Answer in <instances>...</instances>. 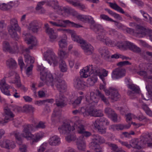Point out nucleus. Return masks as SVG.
I'll list each match as a JSON object with an SVG mask.
<instances>
[{
    "label": "nucleus",
    "instance_id": "f257e3e1",
    "mask_svg": "<svg viewBox=\"0 0 152 152\" xmlns=\"http://www.w3.org/2000/svg\"><path fill=\"white\" fill-rule=\"evenodd\" d=\"M38 69L40 71V79L45 81L46 85L53 87L55 85L60 92H64L66 88L65 82L59 78L61 77L60 72L54 73L56 76L54 80L52 74L49 72H46L45 67L41 66H38Z\"/></svg>",
    "mask_w": 152,
    "mask_h": 152
},
{
    "label": "nucleus",
    "instance_id": "f03ea898",
    "mask_svg": "<svg viewBox=\"0 0 152 152\" xmlns=\"http://www.w3.org/2000/svg\"><path fill=\"white\" fill-rule=\"evenodd\" d=\"M25 39L27 44H31V45L28 48H26L23 45H20L19 47L17 44L15 43V47L14 48V50L16 52L22 53L26 58V62H28L29 59H30V63H33L34 61V58L31 57L29 53L30 52V50L32 49L33 47L37 45V39L35 37L30 34H27Z\"/></svg>",
    "mask_w": 152,
    "mask_h": 152
},
{
    "label": "nucleus",
    "instance_id": "7ed1b4c3",
    "mask_svg": "<svg viewBox=\"0 0 152 152\" xmlns=\"http://www.w3.org/2000/svg\"><path fill=\"white\" fill-rule=\"evenodd\" d=\"M90 70V73L95 72L96 75H98L100 78L102 80L103 83H104V77L107 75L108 71L105 69L100 68L98 67L93 65H89L83 68L80 70V75L81 77L83 78H87L88 77L89 72L88 70Z\"/></svg>",
    "mask_w": 152,
    "mask_h": 152
},
{
    "label": "nucleus",
    "instance_id": "20e7f679",
    "mask_svg": "<svg viewBox=\"0 0 152 152\" xmlns=\"http://www.w3.org/2000/svg\"><path fill=\"white\" fill-rule=\"evenodd\" d=\"M23 127L22 133L21 135L28 140H32L31 142V145L38 142L44 136L45 134L42 132H39L34 134H32L30 132V131H32L33 129V125L32 124L24 125Z\"/></svg>",
    "mask_w": 152,
    "mask_h": 152
},
{
    "label": "nucleus",
    "instance_id": "39448f33",
    "mask_svg": "<svg viewBox=\"0 0 152 152\" xmlns=\"http://www.w3.org/2000/svg\"><path fill=\"white\" fill-rule=\"evenodd\" d=\"M10 24L8 27V29L9 33L10 36L16 40L19 39L16 33V31H20L21 28L18 24V21L17 19L12 18L10 19Z\"/></svg>",
    "mask_w": 152,
    "mask_h": 152
},
{
    "label": "nucleus",
    "instance_id": "423d86ee",
    "mask_svg": "<svg viewBox=\"0 0 152 152\" xmlns=\"http://www.w3.org/2000/svg\"><path fill=\"white\" fill-rule=\"evenodd\" d=\"M49 22L53 26L57 27H65L67 25L77 28L82 27L81 25L75 23L68 20L57 19L55 21H50Z\"/></svg>",
    "mask_w": 152,
    "mask_h": 152
},
{
    "label": "nucleus",
    "instance_id": "0eeeda50",
    "mask_svg": "<svg viewBox=\"0 0 152 152\" xmlns=\"http://www.w3.org/2000/svg\"><path fill=\"white\" fill-rule=\"evenodd\" d=\"M105 82L103 84H101L99 88L100 90H103L105 94L108 96L110 95L109 98L114 101H117L120 97V95L118 94V91L113 88H110L109 90L105 88Z\"/></svg>",
    "mask_w": 152,
    "mask_h": 152
},
{
    "label": "nucleus",
    "instance_id": "6e6552de",
    "mask_svg": "<svg viewBox=\"0 0 152 152\" xmlns=\"http://www.w3.org/2000/svg\"><path fill=\"white\" fill-rule=\"evenodd\" d=\"M44 59L47 61L51 65L53 63L54 66H56L58 64V57L51 49H48L44 55Z\"/></svg>",
    "mask_w": 152,
    "mask_h": 152
},
{
    "label": "nucleus",
    "instance_id": "1a4fd4ad",
    "mask_svg": "<svg viewBox=\"0 0 152 152\" xmlns=\"http://www.w3.org/2000/svg\"><path fill=\"white\" fill-rule=\"evenodd\" d=\"M74 121V120H72L70 123L65 122L61 126H59L58 130L60 133L61 134H67L71 131L74 130V127H73V122Z\"/></svg>",
    "mask_w": 152,
    "mask_h": 152
},
{
    "label": "nucleus",
    "instance_id": "9d476101",
    "mask_svg": "<svg viewBox=\"0 0 152 152\" xmlns=\"http://www.w3.org/2000/svg\"><path fill=\"white\" fill-rule=\"evenodd\" d=\"M72 112L75 114H84L85 113H88V114H101L102 113V111L101 110H97L93 107H90L87 109L82 107L78 110H76L73 111Z\"/></svg>",
    "mask_w": 152,
    "mask_h": 152
},
{
    "label": "nucleus",
    "instance_id": "9b49d317",
    "mask_svg": "<svg viewBox=\"0 0 152 152\" xmlns=\"http://www.w3.org/2000/svg\"><path fill=\"white\" fill-rule=\"evenodd\" d=\"M87 21L91 24V28L95 32L99 31L101 32H105V31L101 25L95 23V21L93 18L91 16L87 15L86 21Z\"/></svg>",
    "mask_w": 152,
    "mask_h": 152
},
{
    "label": "nucleus",
    "instance_id": "f8f14e48",
    "mask_svg": "<svg viewBox=\"0 0 152 152\" xmlns=\"http://www.w3.org/2000/svg\"><path fill=\"white\" fill-rule=\"evenodd\" d=\"M42 23L36 20H34L31 22L28 26V30L34 33H37L41 28Z\"/></svg>",
    "mask_w": 152,
    "mask_h": 152
},
{
    "label": "nucleus",
    "instance_id": "ddd939ff",
    "mask_svg": "<svg viewBox=\"0 0 152 152\" xmlns=\"http://www.w3.org/2000/svg\"><path fill=\"white\" fill-rule=\"evenodd\" d=\"M80 46L83 50L85 54L86 55H92L94 51V48L92 46L84 41Z\"/></svg>",
    "mask_w": 152,
    "mask_h": 152
},
{
    "label": "nucleus",
    "instance_id": "4468645a",
    "mask_svg": "<svg viewBox=\"0 0 152 152\" xmlns=\"http://www.w3.org/2000/svg\"><path fill=\"white\" fill-rule=\"evenodd\" d=\"M149 65L145 63L140 64L139 65L140 71L137 72L139 75L143 76L146 81L148 77L146 70L148 69L147 67L149 66Z\"/></svg>",
    "mask_w": 152,
    "mask_h": 152
},
{
    "label": "nucleus",
    "instance_id": "2eb2a0df",
    "mask_svg": "<svg viewBox=\"0 0 152 152\" xmlns=\"http://www.w3.org/2000/svg\"><path fill=\"white\" fill-rule=\"evenodd\" d=\"M125 75V71L124 69L117 68L113 72L112 76L113 79L119 78Z\"/></svg>",
    "mask_w": 152,
    "mask_h": 152
},
{
    "label": "nucleus",
    "instance_id": "dca6fc26",
    "mask_svg": "<svg viewBox=\"0 0 152 152\" xmlns=\"http://www.w3.org/2000/svg\"><path fill=\"white\" fill-rule=\"evenodd\" d=\"M10 86L7 84L6 82L5 79L3 78L0 82V88L3 93L8 96L10 95V93L8 89Z\"/></svg>",
    "mask_w": 152,
    "mask_h": 152
},
{
    "label": "nucleus",
    "instance_id": "f3484780",
    "mask_svg": "<svg viewBox=\"0 0 152 152\" xmlns=\"http://www.w3.org/2000/svg\"><path fill=\"white\" fill-rule=\"evenodd\" d=\"M0 146L2 148L10 149L14 148L15 145L12 141L5 139L0 141Z\"/></svg>",
    "mask_w": 152,
    "mask_h": 152
},
{
    "label": "nucleus",
    "instance_id": "a211bd4d",
    "mask_svg": "<svg viewBox=\"0 0 152 152\" xmlns=\"http://www.w3.org/2000/svg\"><path fill=\"white\" fill-rule=\"evenodd\" d=\"M76 120V121L74 122V126L73 127H74V129L76 128L77 131L80 134H82L85 132V129L83 126L80 124V121L78 117H76L74 119Z\"/></svg>",
    "mask_w": 152,
    "mask_h": 152
},
{
    "label": "nucleus",
    "instance_id": "6ab92c4d",
    "mask_svg": "<svg viewBox=\"0 0 152 152\" xmlns=\"http://www.w3.org/2000/svg\"><path fill=\"white\" fill-rule=\"evenodd\" d=\"M57 98L56 100V104L58 107H62L65 105V101L66 98L61 93H60Z\"/></svg>",
    "mask_w": 152,
    "mask_h": 152
},
{
    "label": "nucleus",
    "instance_id": "aec40b11",
    "mask_svg": "<svg viewBox=\"0 0 152 152\" xmlns=\"http://www.w3.org/2000/svg\"><path fill=\"white\" fill-rule=\"evenodd\" d=\"M69 33L71 35L72 40L75 42H76L80 44V45L84 42V41L81 37L77 36L74 31L71 30H68Z\"/></svg>",
    "mask_w": 152,
    "mask_h": 152
},
{
    "label": "nucleus",
    "instance_id": "412c9836",
    "mask_svg": "<svg viewBox=\"0 0 152 152\" xmlns=\"http://www.w3.org/2000/svg\"><path fill=\"white\" fill-rule=\"evenodd\" d=\"M126 50L128 49L136 53H139L141 52L140 49L134 45L133 43L129 42L126 41Z\"/></svg>",
    "mask_w": 152,
    "mask_h": 152
},
{
    "label": "nucleus",
    "instance_id": "4be33fe9",
    "mask_svg": "<svg viewBox=\"0 0 152 152\" xmlns=\"http://www.w3.org/2000/svg\"><path fill=\"white\" fill-rule=\"evenodd\" d=\"M84 137L83 135L80 136L77 139V148L80 150H83L86 147V143Z\"/></svg>",
    "mask_w": 152,
    "mask_h": 152
},
{
    "label": "nucleus",
    "instance_id": "5701e85b",
    "mask_svg": "<svg viewBox=\"0 0 152 152\" xmlns=\"http://www.w3.org/2000/svg\"><path fill=\"white\" fill-rule=\"evenodd\" d=\"M49 143L52 146L58 145L61 143L60 138L56 135L51 136L49 139Z\"/></svg>",
    "mask_w": 152,
    "mask_h": 152
},
{
    "label": "nucleus",
    "instance_id": "b1692460",
    "mask_svg": "<svg viewBox=\"0 0 152 152\" xmlns=\"http://www.w3.org/2000/svg\"><path fill=\"white\" fill-rule=\"evenodd\" d=\"M109 4H110V6L112 8L122 14H124L127 17L131 18V16L127 12H125L123 10L121 7L119 6L116 3H113L111 2H109Z\"/></svg>",
    "mask_w": 152,
    "mask_h": 152
},
{
    "label": "nucleus",
    "instance_id": "393cba45",
    "mask_svg": "<svg viewBox=\"0 0 152 152\" xmlns=\"http://www.w3.org/2000/svg\"><path fill=\"white\" fill-rule=\"evenodd\" d=\"M131 147L135 148L140 149L143 146L141 141H139L137 139H134L132 140L130 142Z\"/></svg>",
    "mask_w": 152,
    "mask_h": 152
},
{
    "label": "nucleus",
    "instance_id": "a878e982",
    "mask_svg": "<svg viewBox=\"0 0 152 152\" xmlns=\"http://www.w3.org/2000/svg\"><path fill=\"white\" fill-rule=\"evenodd\" d=\"M88 71H89V72L88 76H89V77L87 80L88 81L90 85H93L97 80V75H96L95 72L90 73L91 71L90 70H88Z\"/></svg>",
    "mask_w": 152,
    "mask_h": 152
},
{
    "label": "nucleus",
    "instance_id": "bb28decb",
    "mask_svg": "<svg viewBox=\"0 0 152 152\" xmlns=\"http://www.w3.org/2000/svg\"><path fill=\"white\" fill-rule=\"evenodd\" d=\"M140 141L143 146L146 144L149 143L151 141L152 138L149 134H145L140 138Z\"/></svg>",
    "mask_w": 152,
    "mask_h": 152
},
{
    "label": "nucleus",
    "instance_id": "cd10ccee",
    "mask_svg": "<svg viewBox=\"0 0 152 152\" xmlns=\"http://www.w3.org/2000/svg\"><path fill=\"white\" fill-rule=\"evenodd\" d=\"M10 107L12 108L14 111H18L20 108L19 107L15 105L10 104L4 108V111L5 114H13L12 112L10 109Z\"/></svg>",
    "mask_w": 152,
    "mask_h": 152
},
{
    "label": "nucleus",
    "instance_id": "c85d7f7f",
    "mask_svg": "<svg viewBox=\"0 0 152 152\" xmlns=\"http://www.w3.org/2000/svg\"><path fill=\"white\" fill-rule=\"evenodd\" d=\"M93 136V142L95 144H101L104 143L105 142V140L98 134H94Z\"/></svg>",
    "mask_w": 152,
    "mask_h": 152
},
{
    "label": "nucleus",
    "instance_id": "c756f323",
    "mask_svg": "<svg viewBox=\"0 0 152 152\" xmlns=\"http://www.w3.org/2000/svg\"><path fill=\"white\" fill-rule=\"evenodd\" d=\"M74 86L79 89H82L84 87V85L83 82L79 78L77 77L74 80Z\"/></svg>",
    "mask_w": 152,
    "mask_h": 152
},
{
    "label": "nucleus",
    "instance_id": "7c9ffc66",
    "mask_svg": "<svg viewBox=\"0 0 152 152\" xmlns=\"http://www.w3.org/2000/svg\"><path fill=\"white\" fill-rule=\"evenodd\" d=\"M45 32L49 35L50 38L52 40H54L57 38V35L52 28L50 27L47 28L45 29Z\"/></svg>",
    "mask_w": 152,
    "mask_h": 152
},
{
    "label": "nucleus",
    "instance_id": "2f4dec72",
    "mask_svg": "<svg viewBox=\"0 0 152 152\" xmlns=\"http://www.w3.org/2000/svg\"><path fill=\"white\" fill-rule=\"evenodd\" d=\"M99 52L101 56L104 58L106 59L110 57V52L106 48L103 47L100 48L99 49Z\"/></svg>",
    "mask_w": 152,
    "mask_h": 152
},
{
    "label": "nucleus",
    "instance_id": "473e14b6",
    "mask_svg": "<svg viewBox=\"0 0 152 152\" xmlns=\"http://www.w3.org/2000/svg\"><path fill=\"white\" fill-rule=\"evenodd\" d=\"M146 29L143 27L137 25L136 27V29L135 31V35L136 34H141L142 35H145Z\"/></svg>",
    "mask_w": 152,
    "mask_h": 152
},
{
    "label": "nucleus",
    "instance_id": "72a5a7b5",
    "mask_svg": "<svg viewBox=\"0 0 152 152\" xmlns=\"http://www.w3.org/2000/svg\"><path fill=\"white\" fill-rule=\"evenodd\" d=\"M13 6L12 2H10L7 4L0 3V9L3 10H6L11 9Z\"/></svg>",
    "mask_w": 152,
    "mask_h": 152
},
{
    "label": "nucleus",
    "instance_id": "f704fd0d",
    "mask_svg": "<svg viewBox=\"0 0 152 152\" xmlns=\"http://www.w3.org/2000/svg\"><path fill=\"white\" fill-rule=\"evenodd\" d=\"M103 42L106 45L109 46L114 47L116 45V43H115L114 41L112 40L107 37H105Z\"/></svg>",
    "mask_w": 152,
    "mask_h": 152
},
{
    "label": "nucleus",
    "instance_id": "c9c22d12",
    "mask_svg": "<svg viewBox=\"0 0 152 152\" xmlns=\"http://www.w3.org/2000/svg\"><path fill=\"white\" fill-rule=\"evenodd\" d=\"M97 95L94 92H91L90 93V99L88 101L89 104L93 103H97L98 101V98L96 97Z\"/></svg>",
    "mask_w": 152,
    "mask_h": 152
},
{
    "label": "nucleus",
    "instance_id": "e433bc0d",
    "mask_svg": "<svg viewBox=\"0 0 152 152\" xmlns=\"http://www.w3.org/2000/svg\"><path fill=\"white\" fill-rule=\"evenodd\" d=\"M59 68L61 72H67V66L64 61L63 60H61L60 61L59 64Z\"/></svg>",
    "mask_w": 152,
    "mask_h": 152
},
{
    "label": "nucleus",
    "instance_id": "4c0bfd02",
    "mask_svg": "<svg viewBox=\"0 0 152 152\" xmlns=\"http://www.w3.org/2000/svg\"><path fill=\"white\" fill-rule=\"evenodd\" d=\"M25 58V61L26 63L27 64V66H28L29 64L30 65V66L28 67L26 69V74L28 76H29L30 75H31L32 73V70L33 66L32 65V64L33 63H30V59H29V61L28 62H26V58L24 57Z\"/></svg>",
    "mask_w": 152,
    "mask_h": 152
},
{
    "label": "nucleus",
    "instance_id": "58836bf2",
    "mask_svg": "<svg viewBox=\"0 0 152 152\" xmlns=\"http://www.w3.org/2000/svg\"><path fill=\"white\" fill-rule=\"evenodd\" d=\"M3 50L5 51H9L10 52L12 51L9 42L6 41H4L3 42Z\"/></svg>",
    "mask_w": 152,
    "mask_h": 152
},
{
    "label": "nucleus",
    "instance_id": "ea45409f",
    "mask_svg": "<svg viewBox=\"0 0 152 152\" xmlns=\"http://www.w3.org/2000/svg\"><path fill=\"white\" fill-rule=\"evenodd\" d=\"M6 64L7 66L10 68H13L16 66V63L14 59L10 58L7 61Z\"/></svg>",
    "mask_w": 152,
    "mask_h": 152
},
{
    "label": "nucleus",
    "instance_id": "a19ab883",
    "mask_svg": "<svg viewBox=\"0 0 152 152\" xmlns=\"http://www.w3.org/2000/svg\"><path fill=\"white\" fill-rule=\"evenodd\" d=\"M104 30L105 31V32H101L99 31H98L97 32H95L98 34V35L96 37L97 39L101 41L102 42H103L104 39H105V37H106L104 36L102 34L103 33H104L105 34L107 33L106 31L105 30Z\"/></svg>",
    "mask_w": 152,
    "mask_h": 152
},
{
    "label": "nucleus",
    "instance_id": "79ce46f5",
    "mask_svg": "<svg viewBox=\"0 0 152 152\" xmlns=\"http://www.w3.org/2000/svg\"><path fill=\"white\" fill-rule=\"evenodd\" d=\"M107 144L112 150L116 152H125L123 150H119L118 147L116 144L110 142H108Z\"/></svg>",
    "mask_w": 152,
    "mask_h": 152
},
{
    "label": "nucleus",
    "instance_id": "37998d69",
    "mask_svg": "<svg viewBox=\"0 0 152 152\" xmlns=\"http://www.w3.org/2000/svg\"><path fill=\"white\" fill-rule=\"evenodd\" d=\"M116 46L121 50H126V41L124 42H118L117 43Z\"/></svg>",
    "mask_w": 152,
    "mask_h": 152
},
{
    "label": "nucleus",
    "instance_id": "c03bdc74",
    "mask_svg": "<svg viewBox=\"0 0 152 152\" xmlns=\"http://www.w3.org/2000/svg\"><path fill=\"white\" fill-rule=\"evenodd\" d=\"M57 6H58L57 8H55V6H54V7H53V8L54 9H58L57 12L59 15H62L63 14L64 12H66L67 13L69 12V10L68 9L65 7H63L62 8H60L58 4Z\"/></svg>",
    "mask_w": 152,
    "mask_h": 152
},
{
    "label": "nucleus",
    "instance_id": "a18cd8bd",
    "mask_svg": "<svg viewBox=\"0 0 152 152\" xmlns=\"http://www.w3.org/2000/svg\"><path fill=\"white\" fill-rule=\"evenodd\" d=\"M14 116V115H4V120H1L3 122V124L8 122L12 120L13 119Z\"/></svg>",
    "mask_w": 152,
    "mask_h": 152
},
{
    "label": "nucleus",
    "instance_id": "49530a36",
    "mask_svg": "<svg viewBox=\"0 0 152 152\" xmlns=\"http://www.w3.org/2000/svg\"><path fill=\"white\" fill-rule=\"evenodd\" d=\"M58 54L61 59L66 58L68 56V53L65 51L61 50H59Z\"/></svg>",
    "mask_w": 152,
    "mask_h": 152
},
{
    "label": "nucleus",
    "instance_id": "de8ad7c7",
    "mask_svg": "<svg viewBox=\"0 0 152 152\" xmlns=\"http://www.w3.org/2000/svg\"><path fill=\"white\" fill-rule=\"evenodd\" d=\"M58 45L60 48H63L67 47V43L65 39H62L58 42Z\"/></svg>",
    "mask_w": 152,
    "mask_h": 152
},
{
    "label": "nucleus",
    "instance_id": "09e8293b",
    "mask_svg": "<svg viewBox=\"0 0 152 152\" xmlns=\"http://www.w3.org/2000/svg\"><path fill=\"white\" fill-rule=\"evenodd\" d=\"M128 88L136 93H139L140 91L139 88L136 86L134 84H131L128 85Z\"/></svg>",
    "mask_w": 152,
    "mask_h": 152
},
{
    "label": "nucleus",
    "instance_id": "8fccbe9b",
    "mask_svg": "<svg viewBox=\"0 0 152 152\" xmlns=\"http://www.w3.org/2000/svg\"><path fill=\"white\" fill-rule=\"evenodd\" d=\"M98 132L102 134H105L106 132V128L101 124L97 129Z\"/></svg>",
    "mask_w": 152,
    "mask_h": 152
},
{
    "label": "nucleus",
    "instance_id": "3c124183",
    "mask_svg": "<svg viewBox=\"0 0 152 152\" xmlns=\"http://www.w3.org/2000/svg\"><path fill=\"white\" fill-rule=\"evenodd\" d=\"M142 107L147 114H151L152 113V111L146 104H144L142 105Z\"/></svg>",
    "mask_w": 152,
    "mask_h": 152
},
{
    "label": "nucleus",
    "instance_id": "603ef678",
    "mask_svg": "<svg viewBox=\"0 0 152 152\" xmlns=\"http://www.w3.org/2000/svg\"><path fill=\"white\" fill-rule=\"evenodd\" d=\"M100 18L101 19L107 21H110L113 22H116L112 19L110 18L108 16L104 14H101L100 16Z\"/></svg>",
    "mask_w": 152,
    "mask_h": 152
},
{
    "label": "nucleus",
    "instance_id": "864d4df0",
    "mask_svg": "<svg viewBox=\"0 0 152 152\" xmlns=\"http://www.w3.org/2000/svg\"><path fill=\"white\" fill-rule=\"evenodd\" d=\"M109 117L115 122L120 121V117L118 118L117 115H109Z\"/></svg>",
    "mask_w": 152,
    "mask_h": 152
},
{
    "label": "nucleus",
    "instance_id": "5fc2aeb1",
    "mask_svg": "<svg viewBox=\"0 0 152 152\" xmlns=\"http://www.w3.org/2000/svg\"><path fill=\"white\" fill-rule=\"evenodd\" d=\"M15 136L16 139L17 140V142L18 143H21L22 142V139L21 138L20 136L19 132H13Z\"/></svg>",
    "mask_w": 152,
    "mask_h": 152
},
{
    "label": "nucleus",
    "instance_id": "6e6d98bb",
    "mask_svg": "<svg viewBox=\"0 0 152 152\" xmlns=\"http://www.w3.org/2000/svg\"><path fill=\"white\" fill-rule=\"evenodd\" d=\"M131 126V124L130 123H128V124H120V130L129 129Z\"/></svg>",
    "mask_w": 152,
    "mask_h": 152
},
{
    "label": "nucleus",
    "instance_id": "4d7b16f0",
    "mask_svg": "<svg viewBox=\"0 0 152 152\" xmlns=\"http://www.w3.org/2000/svg\"><path fill=\"white\" fill-rule=\"evenodd\" d=\"M83 98L82 96H80L75 100L72 103L73 107H75V106L80 104L81 103V100Z\"/></svg>",
    "mask_w": 152,
    "mask_h": 152
},
{
    "label": "nucleus",
    "instance_id": "13d9d810",
    "mask_svg": "<svg viewBox=\"0 0 152 152\" xmlns=\"http://www.w3.org/2000/svg\"><path fill=\"white\" fill-rule=\"evenodd\" d=\"M50 1L48 2V5L52 7L55 6V8H57V1L56 0H50Z\"/></svg>",
    "mask_w": 152,
    "mask_h": 152
},
{
    "label": "nucleus",
    "instance_id": "bf43d9fd",
    "mask_svg": "<svg viewBox=\"0 0 152 152\" xmlns=\"http://www.w3.org/2000/svg\"><path fill=\"white\" fill-rule=\"evenodd\" d=\"M97 95L101 98V99L106 104H107L108 103L107 100L106 98L105 97L104 95L102 94L99 91H98Z\"/></svg>",
    "mask_w": 152,
    "mask_h": 152
},
{
    "label": "nucleus",
    "instance_id": "052dcab7",
    "mask_svg": "<svg viewBox=\"0 0 152 152\" xmlns=\"http://www.w3.org/2000/svg\"><path fill=\"white\" fill-rule=\"evenodd\" d=\"M19 145V149L20 152H26V146L23 144L21 143H18Z\"/></svg>",
    "mask_w": 152,
    "mask_h": 152
},
{
    "label": "nucleus",
    "instance_id": "680f3d73",
    "mask_svg": "<svg viewBox=\"0 0 152 152\" xmlns=\"http://www.w3.org/2000/svg\"><path fill=\"white\" fill-rule=\"evenodd\" d=\"M66 140L68 142L71 141H74L76 139V137L74 135H68L66 138Z\"/></svg>",
    "mask_w": 152,
    "mask_h": 152
},
{
    "label": "nucleus",
    "instance_id": "e2e57ef3",
    "mask_svg": "<svg viewBox=\"0 0 152 152\" xmlns=\"http://www.w3.org/2000/svg\"><path fill=\"white\" fill-rule=\"evenodd\" d=\"M149 95L152 96V85L148 83L146 86Z\"/></svg>",
    "mask_w": 152,
    "mask_h": 152
},
{
    "label": "nucleus",
    "instance_id": "0e129e2a",
    "mask_svg": "<svg viewBox=\"0 0 152 152\" xmlns=\"http://www.w3.org/2000/svg\"><path fill=\"white\" fill-rule=\"evenodd\" d=\"M120 124L112 125L109 127V129H112L113 131L120 130Z\"/></svg>",
    "mask_w": 152,
    "mask_h": 152
},
{
    "label": "nucleus",
    "instance_id": "69168bd1",
    "mask_svg": "<svg viewBox=\"0 0 152 152\" xmlns=\"http://www.w3.org/2000/svg\"><path fill=\"white\" fill-rule=\"evenodd\" d=\"M87 15H78L77 16V19L80 20L84 22H86Z\"/></svg>",
    "mask_w": 152,
    "mask_h": 152
},
{
    "label": "nucleus",
    "instance_id": "338daca9",
    "mask_svg": "<svg viewBox=\"0 0 152 152\" xmlns=\"http://www.w3.org/2000/svg\"><path fill=\"white\" fill-rule=\"evenodd\" d=\"M45 3V2L44 1H40L37 4V6L36 8V10L37 11L40 10L41 9L43 8L42 6Z\"/></svg>",
    "mask_w": 152,
    "mask_h": 152
},
{
    "label": "nucleus",
    "instance_id": "774afa93",
    "mask_svg": "<svg viewBox=\"0 0 152 152\" xmlns=\"http://www.w3.org/2000/svg\"><path fill=\"white\" fill-rule=\"evenodd\" d=\"M145 32L147 34L149 39L152 42V30L150 29H146Z\"/></svg>",
    "mask_w": 152,
    "mask_h": 152
}]
</instances>
